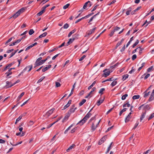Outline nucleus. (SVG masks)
Segmentation results:
<instances>
[{"label": "nucleus", "instance_id": "obj_1", "mask_svg": "<svg viewBox=\"0 0 154 154\" xmlns=\"http://www.w3.org/2000/svg\"><path fill=\"white\" fill-rule=\"evenodd\" d=\"M91 113L89 112L85 116V117L81 120L79 121L77 124V125H82L88 120V119L91 116Z\"/></svg>", "mask_w": 154, "mask_h": 154}, {"label": "nucleus", "instance_id": "obj_2", "mask_svg": "<svg viewBox=\"0 0 154 154\" xmlns=\"http://www.w3.org/2000/svg\"><path fill=\"white\" fill-rule=\"evenodd\" d=\"M25 9L24 8H22L20 9L17 12L13 15L12 17H13L14 19L16 18L19 16L20 14L24 11Z\"/></svg>", "mask_w": 154, "mask_h": 154}, {"label": "nucleus", "instance_id": "obj_3", "mask_svg": "<svg viewBox=\"0 0 154 154\" xmlns=\"http://www.w3.org/2000/svg\"><path fill=\"white\" fill-rule=\"evenodd\" d=\"M54 109H55L54 108H52L48 111L44 116L46 118H47L48 117L51 115L52 113L53 112L54 110Z\"/></svg>", "mask_w": 154, "mask_h": 154}, {"label": "nucleus", "instance_id": "obj_4", "mask_svg": "<svg viewBox=\"0 0 154 154\" xmlns=\"http://www.w3.org/2000/svg\"><path fill=\"white\" fill-rule=\"evenodd\" d=\"M6 85L5 86V88H10L14 85L11 82H9L8 81L6 82Z\"/></svg>", "mask_w": 154, "mask_h": 154}, {"label": "nucleus", "instance_id": "obj_5", "mask_svg": "<svg viewBox=\"0 0 154 154\" xmlns=\"http://www.w3.org/2000/svg\"><path fill=\"white\" fill-rule=\"evenodd\" d=\"M106 70H107V69H105L103 71V72H104V73L103 74V76L105 77H106L109 75L110 73V71H108L106 72Z\"/></svg>", "mask_w": 154, "mask_h": 154}, {"label": "nucleus", "instance_id": "obj_6", "mask_svg": "<svg viewBox=\"0 0 154 154\" xmlns=\"http://www.w3.org/2000/svg\"><path fill=\"white\" fill-rule=\"evenodd\" d=\"M75 105L73 104L70 107V109H69V111L68 112V113H69V114L70 115L72 113H73L74 112V108L75 107Z\"/></svg>", "mask_w": 154, "mask_h": 154}, {"label": "nucleus", "instance_id": "obj_7", "mask_svg": "<svg viewBox=\"0 0 154 154\" xmlns=\"http://www.w3.org/2000/svg\"><path fill=\"white\" fill-rule=\"evenodd\" d=\"M106 138L107 137L106 136L103 137L99 141L98 143V144L101 145V144H102L103 142H104L105 141Z\"/></svg>", "mask_w": 154, "mask_h": 154}, {"label": "nucleus", "instance_id": "obj_8", "mask_svg": "<svg viewBox=\"0 0 154 154\" xmlns=\"http://www.w3.org/2000/svg\"><path fill=\"white\" fill-rule=\"evenodd\" d=\"M131 114L132 112H130L128 115V116L126 117L125 120V123H127L130 121L131 117Z\"/></svg>", "mask_w": 154, "mask_h": 154}, {"label": "nucleus", "instance_id": "obj_9", "mask_svg": "<svg viewBox=\"0 0 154 154\" xmlns=\"http://www.w3.org/2000/svg\"><path fill=\"white\" fill-rule=\"evenodd\" d=\"M51 58V57L49 56H48L45 59V60H41L39 61V64H38L40 65H41L42 64H43L48 59H49Z\"/></svg>", "mask_w": 154, "mask_h": 154}, {"label": "nucleus", "instance_id": "obj_10", "mask_svg": "<svg viewBox=\"0 0 154 154\" xmlns=\"http://www.w3.org/2000/svg\"><path fill=\"white\" fill-rule=\"evenodd\" d=\"M70 115L69 114V113H67L66 114V115L65 116L63 119L62 122H64L65 121H67L69 117L70 116Z\"/></svg>", "mask_w": 154, "mask_h": 154}, {"label": "nucleus", "instance_id": "obj_11", "mask_svg": "<svg viewBox=\"0 0 154 154\" xmlns=\"http://www.w3.org/2000/svg\"><path fill=\"white\" fill-rule=\"evenodd\" d=\"M146 111H145L144 112H143L142 113L141 115V116L140 119V122H141L143 119L145 117L146 115Z\"/></svg>", "mask_w": 154, "mask_h": 154}, {"label": "nucleus", "instance_id": "obj_12", "mask_svg": "<svg viewBox=\"0 0 154 154\" xmlns=\"http://www.w3.org/2000/svg\"><path fill=\"white\" fill-rule=\"evenodd\" d=\"M143 109L146 111V110H149L150 109V107L148 104H147L143 106Z\"/></svg>", "mask_w": 154, "mask_h": 154}, {"label": "nucleus", "instance_id": "obj_13", "mask_svg": "<svg viewBox=\"0 0 154 154\" xmlns=\"http://www.w3.org/2000/svg\"><path fill=\"white\" fill-rule=\"evenodd\" d=\"M71 102H72V100H69V101L68 102V103H67L64 106L63 108V109H62V110L65 109L66 108L69 107V106L70 104H71Z\"/></svg>", "mask_w": 154, "mask_h": 154}, {"label": "nucleus", "instance_id": "obj_14", "mask_svg": "<svg viewBox=\"0 0 154 154\" xmlns=\"http://www.w3.org/2000/svg\"><path fill=\"white\" fill-rule=\"evenodd\" d=\"M96 89V88L93 87L92 88V90L88 94L87 96H86L85 97V98H88L89 97V96L92 94V93Z\"/></svg>", "mask_w": 154, "mask_h": 154}, {"label": "nucleus", "instance_id": "obj_15", "mask_svg": "<svg viewBox=\"0 0 154 154\" xmlns=\"http://www.w3.org/2000/svg\"><path fill=\"white\" fill-rule=\"evenodd\" d=\"M96 29V27H95L93 29H92L88 31L87 32V34L88 35H90L91 34L94 33L95 30V29Z\"/></svg>", "mask_w": 154, "mask_h": 154}, {"label": "nucleus", "instance_id": "obj_16", "mask_svg": "<svg viewBox=\"0 0 154 154\" xmlns=\"http://www.w3.org/2000/svg\"><path fill=\"white\" fill-rule=\"evenodd\" d=\"M32 65H30V66H26V67L23 70V72H25L26 70L27 69H28V68H29V69L28 70V72H29L32 69Z\"/></svg>", "mask_w": 154, "mask_h": 154}, {"label": "nucleus", "instance_id": "obj_17", "mask_svg": "<svg viewBox=\"0 0 154 154\" xmlns=\"http://www.w3.org/2000/svg\"><path fill=\"white\" fill-rule=\"evenodd\" d=\"M95 122V121L94 122H93L92 124L91 128L92 131H94L96 128L97 127V125H96V126L94 125Z\"/></svg>", "mask_w": 154, "mask_h": 154}, {"label": "nucleus", "instance_id": "obj_18", "mask_svg": "<svg viewBox=\"0 0 154 154\" xmlns=\"http://www.w3.org/2000/svg\"><path fill=\"white\" fill-rule=\"evenodd\" d=\"M25 93L24 92H22L17 97V102H18L21 99V97L24 95Z\"/></svg>", "mask_w": 154, "mask_h": 154}, {"label": "nucleus", "instance_id": "obj_19", "mask_svg": "<svg viewBox=\"0 0 154 154\" xmlns=\"http://www.w3.org/2000/svg\"><path fill=\"white\" fill-rule=\"evenodd\" d=\"M51 65H49L48 66H46L43 68L42 69V71L43 72H44L47 70L51 68Z\"/></svg>", "mask_w": 154, "mask_h": 154}, {"label": "nucleus", "instance_id": "obj_20", "mask_svg": "<svg viewBox=\"0 0 154 154\" xmlns=\"http://www.w3.org/2000/svg\"><path fill=\"white\" fill-rule=\"evenodd\" d=\"M42 59V57H39L36 60L35 62V64H36V66H40V65L38 64L39 63V61L41 60V59Z\"/></svg>", "mask_w": 154, "mask_h": 154}, {"label": "nucleus", "instance_id": "obj_21", "mask_svg": "<svg viewBox=\"0 0 154 154\" xmlns=\"http://www.w3.org/2000/svg\"><path fill=\"white\" fill-rule=\"evenodd\" d=\"M149 88H148V89L147 90H146L145 92H144V97H146L148 96L149 95V94L150 92L149 91H148L147 92V91H148V89H149Z\"/></svg>", "mask_w": 154, "mask_h": 154}, {"label": "nucleus", "instance_id": "obj_22", "mask_svg": "<svg viewBox=\"0 0 154 154\" xmlns=\"http://www.w3.org/2000/svg\"><path fill=\"white\" fill-rule=\"evenodd\" d=\"M132 9L131 7H130L128 8L126 12L127 15H128L130 14V13Z\"/></svg>", "mask_w": 154, "mask_h": 154}, {"label": "nucleus", "instance_id": "obj_23", "mask_svg": "<svg viewBox=\"0 0 154 154\" xmlns=\"http://www.w3.org/2000/svg\"><path fill=\"white\" fill-rule=\"evenodd\" d=\"M104 99H102L101 100H100V99L98 100L97 103V105L99 106L100 105L103 101Z\"/></svg>", "mask_w": 154, "mask_h": 154}, {"label": "nucleus", "instance_id": "obj_24", "mask_svg": "<svg viewBox=\"0 0 154 154\" xmlns=\"http://www.w3.org/2000/svg\"><path fill=\"white\" fill-rule=\"evenodd\" d=\"M74 124H72L69 127H68L67 129L64 132V133L66 134L67 133L68 131L74 125Z\"/></svg>", "mask_w": 154, "mask_h": 154}, {"label": "nucleus", "instance_id": "obj_25", "mask_svg": "<svg viewBox=\"0 0 154 154\" xmlns=\"http://www.w3.org/2000/svg\"><path fill=\"white\" fill-rule=\"evenodd\" d=\"M74 124H72L69 127H68L67 129L64 132V133L66 134L67 133L68 131L74 125Z\"/></svg>", "mask_w": 154, "mask_h": 154}, {"label": "nucleus", "instance_id": "obj_26", "mask_svg": "<svg viewBox=\"0 0 154 154\" xmlns=\"http://www.w3.org/2000/svg\"><path fill=\"white\" fill-rule=\"evenodd\" d=\"M42 10L41 11H40L37 14V15L38 16L41 15L43 13L45 12V10L44 9H42Z\"/></svg>", "mask_w": 154, "mask_h": 154}, {"label": "nucleus", "instance_id": "obj_27", "mask_svg": "<svg viewBox=\"0 0 154 154\" xmlns=\"http://www.w3.org/2000/svg\"><path fill=\"white\" fill-rule=\"evenodd\" d=\"M75 145L74 144H72L69 147V148L67 149L66 151L67 152H69V151L71 150L72 149L75 147Z\"/></svg>", "mask_w": 154, "mask_h": 154}, {"label": "nucleus", "instance_id": "obj_28", "mask_svg": "<svg viewBox=\"0 0 154 154\" xmlns=\"http://www.w3.org/2000/svg\"><path fill=\"white\" fill-rule=\"evenodd\" d=\"M74 38H70L69 40V41H68V42L67 43V46L69 45H70V44L72 43V42L74 41Z\"/></svg>", "mask_w": 154, "mask_h": 154}, {"label": "nucleus", "instance_id": "obj_29", "mask_svg": "<svg viewBox=\"0 0 154 154\" xmlns=\"http://www.w3.org/2000/svg\"><path fill=\"white\" fill-rule=\"evenodd\" d=\"M154 94H151L149 99V101L150 102L153 100Z\"/></svg>", "mask_w": 154, "mask_h": 154}, {"label": "nucleus", "instance_id": "obj_30", "mask_svg": "<svg viewBox=\"0 0 154 154\" xmlns=\"http://www.w3.org/2000/svg\"><path fill=\"white\" fill-rule=\"evenodd\" d=\"M76 29H74L73 30H72L68 34V37H70L71 35L74 33L76 31Z\"/></svg>", "mask_w": 154, "mask_h": 154}, {"label": "nucleus", "instance_id": "obj_31", "mask_svg": "<svg viewBox=\"0 0 154 154\" xmlns=\"http://www.w3.org/2000/svg\"><path fill=\"white\" fill-rule=\"evenodd\" d=\"M128 76L129 75L128 74H125L122 75V80L123 81L125 80V79H126L127 78H128Z\"/></svg>", "mask_w": 154, "mask_h": 154}, {"label": "nucleus", "instance_id": "obj_32", "mask_svg": "<svg viewBox=\"0 0 154 154\" xmlns=\"http://www.w3.org/2000/svg\"><path fill=\"white\" fill-rule=\"evenodd\" d=\"M131 106L130 104L129 103V102L128 101L126 103L124 104L123 105V107H126V106L130 107Z\"/></svg>", "mask_w": 154, "mask_h": 154}, {"label": "nucleus", "instance_id": "obj_33", "mask_svg": "<svg viewBox=\"0 0 154 154\" xmlns=\"http://www.w3.org/2000/svg\"><path fill=\"white\" fill-rule=\"evenodd\" d=\"M47 32H45L43 34H41L39 36V38H42L46 36L47 35Z\"/></svg>", "mask_w": 154, "mask_h": 154}, {"label": "nucleus", "instance_id": "obj_34", "mask_svg": "<svg viewBox=\"0 0 154 154\" xmlns=\"http://www.w3.org/2000/svg\"><path fill=\"white\" fill-rule=\"evenodd\" d=\"M86 101V100L85 99H83L82 101L79 103V105L80 106H82L84 103H85Z\"/></svg>", "mask_w": 154, "mask_h": 154}, {"label": "nucleus", "instance_id": "obj_35", "mask_svg": "<svg viewBox=\"0 0 154 154\" xmlns=\"http://www.w3.org/2000/svg\"><path fill=\"white\" fill-rule=\"evenodd\" d=\"M96 81H94L92 83V84L88 87V89L90 90V89L96 84Z\"/></svg>", "mask_w": 154, "mask_h": 154}, {"label": "nucleus", "instance_id": "obj_36", "mask_svg": "<svg viewBox=\"0 0 154 154\" xmlns=\"http://www.w3.org/2000/svg\"><path fill=\"white\" fill-rule=\"evenodd\" d=\"M127 109V108H125L123 109H122L120 112L119 113V115L120 116H121L122 114L124 112H125L126 110Z\"/></svg>", "mask_w": 154, "mask_h": 154}, {"label": "nucleus", "instance_id": "obj_37", "mask_svg": "<svg viewBox=\"0 0 154 154\" xmlns=\"http://www.w3.org/2000/svg\"><path fill=\"white\" fill-rule=\"evenodd\" d=\"M140 97V96L139 95H134L133 97H132V99H133V100H136V99H139Z\"/></svg>", "mask_w": 154, "mask_h": 154}, {"label": "nucleus", "instance_id": "obj_38", "mask_svg": "<svg viewBox=\"0 0 154 154\" xmlns=\"http://www.w3.org/2000/svg\"><path fill=\"white\" fill-rule=\"evenodd\" d=\"M69 24L67 23H66L64 25L63 27H62L61 28V29L63 28H64V29H66L69 27Z\"/></svg>", "mask_w": 154, "mask_h": 154}, {"label": "nucleus", "instance_id": "obj_39", "mask_svg": "<svg viewBox=\"0 0 154 154\" xmlns=\"http://www.w3.org/2000/svg\"><path fill=\"white\" fill-rule=\"evenodd\" d=\"M105 90V89L104 88H102L100 89L99 91V93L101 95H102L103 94V92Z\"/></svg>", "mask_w": 154, "mask_h": 154}, {"label": "nucleus", "instance_id": "obj_40", "mask_svg": "<svg viewBox=\"0 0 154 154\" xmlns=\"http://www.w3.org/2000/svg\"><path fill=\"white\" fill-rule=\"evenodd\" d=\"M153 66H151L149 68L147 69V71L148 72H150L153 70Z\"/></svg>", "mask_w": 154, "mask_h": 154}, {"label": "nucleus", "instance_id": "obj_41", "mask_svg": "<svg viewBox=\"0 0 154 154\" xmlns=\"http://www.w3.org/2000/svg\"><path fill=\"white\" fill-rule=\"evenodd\" d=\"M34 32V31L33 29H30L29 32V33L30 35H31Z\"/></svg>", "mask_w": 154, "mask_h": 154}, {"label": "nucleus", "instance_id": "obj_42", "mask_svg": "<svg viewBox=\"0 0 154 154\" xmlns=\"http://www.w3.org/2000/svg\"><path fill=\"white\" fill-rule=\"evenodd\" d=\"M117 83V82L116 81H114L112 82L111 84V85L112 87H113Z\"/></svg>", "mask_w": 154, "mask_h": 154}, {"label": "nucleus", "instance_id": "obj_43", "mask_svg": "<svg viewBox=\"0 0 154 154\" xmlns=\"http://www.w3.org/2000/svg\"><path fill=\"white\" fill-rule=\"evenodd\" d=\"M128 96V94H125L122 96L121 99L122 100H124L126 99V97H127Z\"/></svg>", "mask_w": 154, "mask_h": 154}, {"label": "nucleus", "instance_id": "obj_44", "mask_svg": "<svg viewBox=\"0 0 154 154\" xmlns=\"http://www.w3.org/2000/svg\"><path fill=\"white\" fill-rule=\"evenodd\" d=\"M70 5V4H66V5H64L63 7V9H66V8H67Z\"/></svg>", "mask_w": 154, "mask_h": 154}, {"label": "nucleus", "instance_id": "obj_45", "mask_svg": "<svg viewBox=\"0 0 154 154\" xmlns=\"http://www.w3.org/2000/svg\"><path fill=\"white\" fill-rule=\"evenodd\" d=\"M139 124V123L137 121L136 123L135 124L133 129H135L137 128V127L138 126Z\"/></svg>", "mask_w": 154, "mask_h": 154}, {"label": "nucleus", "instance_id": "obj_46", "mask_svg": "<svg viewBox=\"0 0 154 154\" xmlns=\"http://www.w3.org/2000/svg\"><path fill=\"white\" fill-rule=\"evenodd\" d=\"M22 141H21L17 143V144H12V143H10V144L12 146H16L17 145H18L21 144L22 143Z\"/></svg>", "mask_w": 154, "mask_h": 154}, {"label": "nucleus", "instance_id": "obj_47", "mask_svg": "<svg viewBox=\"0 0 154 154\" xmlns=\"http://www.w3.org/2000/svg\"><path fill=\"white\" fill-rule=\"evenodd\" d=\"M23 116L20 115L19 117L16 119V122H18L20 119H21L22 118Z\"/></svg>", "mask_w": 154, "mask_h": 154}, {"label": "nucleus", "instance_id": "obj_48", "mask_svg": "<svg viewBox=\"0 0 154 154\" xmlns=\"http://www.w3.org/2000/svg\"><path fill=\"white\" fill-rule=\"evenodd\" d=\"M45 78V77L44 76L42 77L38 81L37 83H39L41 82Z\"/></svg>", "mask_w": 154, "mask_h": 154}, {"label": "nucleus", "instance_id": "obj_49", "mask_svg": "<svg viewBox=\"0 0 154 154\" xmlns=\"http://www.w3.org/2000/svg\"><path fill=\"white\" fill-rule=\"evenodd\" d=\"M154 117V112L152 113V114L150 116V117H149V118H148V120H150V119H152Z\"/></svg>", "mask_w": 154, "mask_h": 154}, {"label": "nucleus", "instance_id": "obj_50", "mask_svg": "<svg viewBox=\"0 0 154 154\" xmlns=\"http://www.w3.org/2000/svg\"><path fill=\"white\" fill-rule=\"evenodd\" d=\"M119 64L118 63H117L116 64L114 65L113 66H111V67L113 68H116V67H117V66H118L119 65Z\"/></svg>", "mask_w": 154, "mask_h": 154}, {"label": "nucleus", "instance_id": "obj_51", "mask_svg": "<svg viewBox=\"0 0 154 154\" xmlns=\"http://www.w3.org/2000/svg\"><path fill=\"white\" fill-rule=\"evenodd\" d=\"M56 87H58L60 86V84L59 82H56Z\"/></svg>", "mask_w": 154, "mask_h": 154}, {"label": "nucleus", "instance_id": "obj_52", "mask_svg": "<svg viewBox=\"0 0 154 154\" xmlns=\"http://www.w3.org/2000/svg\"><path fill=\"white\" fill-rule=\"evenodd\" d=\"M115 32L114 30H113L112 31L111 33H110V34H109V35L110 36V37H111L114 34V32Z\"/></svg>", "mask_w": 154, "mask_h": 154}, {"label": "nucleus", "instance_id": "obj_53", "mask_svg": "<svg viewBox=\"0 0 154 154\" xmlns=\"http://www.w3.org/2000/svg\"><path fill=\"white\" fill-rule=\"evenodd\" d=\"M120 29V28L118 27V26H116L114 29V30L116 32V31H118L119 30V29Z\"/></svg>", "mask_w": 154, "mask_h": 154}, {"label": "nucleus", "instance_id": "obj_54", "mask_svg": "<svg viewBox=\"0 0 154 154\" xmlns=\"http://www.w3.org/2000/svg\"><path fill=\"white\" fill-rule=\"evenodd\" d=\"M50 6V5L49 4H47V5H45V6L43 7H42V9H44L45 10V9H46V8L48 7H49V6Z\"/></svg>", "mask_w": 154, "mask_h": 154}, {"label": "nucleus", "instance_id": "obj_55", "mask_svg": "<svg viewBox=\"0 0 154 154\" xmlns=\"http://www.w3.org/2000/svg\"><path fill=\"white\" fill-rule=\"evenodd\" d=\"M137 58V55L136 54L133 55L132 57V60H134Z\"/></svg>", "mask_w": 154, "mask_h": 154}, {"label": "nucleus", "instance_id": "obj_56", "mask_svg": "<svg viewBox=\"0 0 154 154\" xmlns=\"http://www.w3.org/2000/svg\"><path fill=\"white\" fill-rule=\"evenodd\" d=\"M76 128H74L72 129L70 131V133H74L76 130Z\"/></svg>", "mask_w": 154, "mask_h": 154}, {"label": "nucleus", "instance_id": "obj_57", "mask_svg": "<svg viewBox=\"0 0 154 154\" xmlns=\"http://www.w3.org/2000/svg\"><path fill=\"white\" fill-rule=\"evenodd\" d=\"M12 73V72H9L8 71V72L6 73L5 74H7L6 76L7 77L8 76L10 75H11Z\"/></svg>", "mask_w": 154, "mask_h": 154}, {"label": "nucleus", "instance_id": "obj_58", "mask_svg": "<svg viewBox=\"0 0 154 154\" xmlns=\"http://www.w3.org/2000/svg\"><path fill=\"white\" fill-rule=\"evenodd\" d=\"M12 40V38H10L5 43V44L7 45L8 43L10 42Z\"/></svg>", "mask_w": 154, "mask_h": 154}, {"label": "nucleus", "instance_id": "obj_59", "mask_svg": "<svg viewBox=\"0 0 154 154\" xmlns=\"http://www.w3.org/2000/svg\"><path fill=\"white\" fill-rule=\"evenodd\" d=\"M32 45H29V46L26 49V50L25 51H26L27 50H28L30 48H32Z\"/></svg>", "mask_w": 154, "mask_h": 154}, {"label": "nucleus", "instance_id": "obj_60", "mask_svg": "<svg viewBox=\"0 0 154 154\" xmlns=\"http://www.w3.org/2000/svg\"><path fill=\"white\" fill-rule=\"evenodd\" d=\"M86 57V56L85 55H84L79 59V61H82Z\"/></svg>", "mask_w": 154, "mask_h": 154}, {"label": "nucleus", "instance_id": "obj_61", "mask_svg": "<svg viewBox=\"0 0 154 154\" xmlns=\"http://www.w3.org/2000/svg\"><path fill=\"white\" fill-rule=\"evenodd\" d=\"M112 143H113V142H112L110 144L109 146V147L107 148L108 149H109L110 150L111 149L112 147Z\"/></svg>", "mask_w": 154, "mask_h": 154}, {"label": "nucleus", "instance_id": "obj_62", "mask_svg": "<svg viewBox=\"0 0 154 154\" xmlns=\"http://www.w3.org/2000/svg\"><path fill=\"white\" fill-rule=\"evenodd\" d=\"M98 6V5H96L94 7V8H93V9L91 10V11L92 12H93V11H94L97 8V7Z\"/></svg>", "mask_w": 154, "mask_h": 154}, {"label": "nucleus", "instance_id": "obj_63", "mask_svg": "<svg viewBox=\"0 0 154 154\" xmlns=\"http://www.w3.org/2000/svg\"><path fill=\"white\" fill-rule=\"evenodd\" d=\"M26 26V24L23 23L21 26V28L22 29H23Z\"/></svg>", "mask_w": 154, "mask_h": 154}, {"label": "nucleus", "instance_id": "obj_64", "mask_svg": "<svg viewBox=\"0 0 154 154\" xmlns=\"http://www.w3.org/2000/svg\"><path fill=\"white\" fill-rule=\"evenodd\" d=\"M150 150H151V149H149L146 152H144L143 153V154H147L149 153L150 152Z\"/></svg>", "mask_w": 154, "mask_h": 154}]
</instances>
